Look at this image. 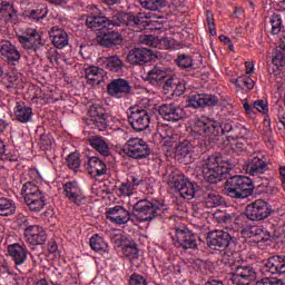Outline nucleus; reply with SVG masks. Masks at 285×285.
Listing matches in <instances>:
<instances>
[{
    "label": "nucleus",
    "mask_w": 285,
    "mask_h": 285,
    "mask_svg": "<svg viewBox=\"0 0 285 285\" xmlns=\"http://www.w3.org/2000/svg\"><path fill=\"white\" fill-rule=\"evenodd\" d=\"M0 52L2 57H6L8 61H11L12 66H17L19 63V59H21V53L17 50V47L12 45L8 40H2L0 43Z\"/></svg>",
    "instance_id": "c756f323"
},
{
    "label": "nucleus",
    "mask_w": 285,
    "mask_h": 285,
    "mask_svg": "<svg viewBox=\"0 0 285 285\" xmlns=\"http://www.w3.org/2000/svg\"><path fill=\"white\" fill-rule=\"evenodd\" d=\"M173 92L176 95V97H181V95L186 92V87L184 83L179 82V79L177 78L175 79Z\"/></svg>",
    "instance_id": "bf43d9fd"
},
{
    "label": "nucleus",
    "mask_w": 285,
    "mask_h": 285,
    "mask_svg": "<svg viewBox=\"0 0 285 285\" xmlns=\"http://www.w3.org/2000/svg\"><path fill=\"white\" fill-rule=\"evenodd\" d=\"M127 157L131 159H146L150 156V147L140 138H130L122 148Z\"/></svg>",
    "instance_id": "1a4fd4ad"
},
{
    "label": "nucleus",
    "mask_w": 285,
    "mask_h": 285,
    "mask_svg": "<svg viewBox=\"0 0 285 285\" xmlns=\"http://www.w3.org/2000/svg\"><path fill=\"white\" fill-rule=\"evenodd\" d=\"M49 37L52 39L51 43L55 48H58V50H63V48L68 46V33L59 27H52L49 30Z\"/></svg>",
    "instance_id": "473e14b6"
},
{
    "label": "nucleus",
    "mask_w": 285,
    "mask_h": 285,
    "mask_svg": "<svg viewBox=\"0 0 285 285\" xmlns=\"http://www.w3.org/2000/svg\"><path fill=\"white\" fill-rule=\"evenodd\" d=\"M205 285H224V282L219 279H209L205 283Z\"/></svg>",
    "instance_id": "774afa93"
},
{
    "label": "nucleus",
    "mask_w": 285,
    "mask_h": 285,
    "mask_svg": "<svg viewBox=\"0 0 285 285\" xmlns=\"http://www.w3.org/2000/svg\"><path fill=\"white\" fill-rule=\"evenodd\" d=\"M89 145L97 150L102 157L110 156V146L108 142L100 136H91L88 138Z\"/></svg>",
    "instance_id": "4c0bfd02"
},
{
    "label": "nucleus",
    "mask_w": 285,
    "mask_h": 285,
    "mask_svg": "<svg viewBox=\"0 0 285 285\" xmlns=\"http://www.w3.org/2000/svg\"><path fill=\"white\" fill-rule=\"evenodd\" d=\"M18 39L24 50H33V52H42V50H46L41 35H39L37 30H31L28 36H19Z\"/></svg>",
    "instance_id": "6ab92c4d"
},
{
    "label": "nucleus",
    "mask_w": 285,
    "mask_h": 285,
    "mask_svg": "<svg viewBox=\"0 0 285 285\" xmlns=\"http://www.w3.org/2000/svg\"><path fill=\"white\" fill-rule=\"evenodd\" d=\"M202 147L193 146L190 141L184 140L178 144L175 151V159L179 161V164H184L188 166V164H193L197 156L202 154Z\"/></svg>",
    "instance_id": "6e6552de"
},
{
    "label": "nucleus",
    "mask_w": 285,
    "mask_h": 285,
    "mask_svg": "<svg viewBox=\"0 0 285 285\" xmlns=\"http://www.w3.org/2000/svg\"><path fill=\"white\" fill-rule=\"evenodd\" d=\"M157 55L155 51L148 48H134L127 55V61L131 66H146L155 59Z\"/></svg>",
    "instance_id": "4468645a"
},
{
    "label": "nucleus",
    "mask_w": 285,
    "mask_h": 285,
    "mask_svg": "<svg viewBox=\"0 0 285 285\" xmlns=\"http://www.w3.org/2000/svg\"><path fill=\"white\" fill-rule=\"evenodd\" d=\"M170 68H166L164 66L156 65L153 69L147 72V81L151 86H161L164 81H166V77H169Z\"/></svg>",
    "instance_id": "bb28decb"
},
{
    "label": "nucleus",
    "mask_w": 285,
    "mask_h": 285,
    "mask_svg": "<svg viewBox=\"0 0 285 285\" xmlns=\"http://www.w3.org/2000/svg\"><path fill=\"white\" fill-rule=\"evenodd\" d=\"M141 8L145 10H150L151 12H157L161 8L166 7V0H138Z\"/></svg>",
    "instance_id": "37998d69"
},
{
    "label": "nucleus",
    "mask_w": 285,
    "mask_h": 285,
    "mask_svg": "<svg viewBox=\"0 0 285 285\" xmlns=\"http://www.w3.org/2000/svg\"><path fill=\"white\" fill-rule=\"evenodd\" d=\"M158 112L165 121H181V119L186 117V111H184V108L179 107L175 102L161 105Z\"/></svg>",
    "instance_id": "a211bd4d"
},
{
    "label": "nucleus",
    "mask_w": 285,
    "mask_h": 285,
    "mask_svg": "<svg viewBox=\"0 0 285 285\" xmlns=\"http://www.w3.org/2000/svg\"><path fill=\"white\" fill-rule=\"evenodd\" d=\"M263 273L272 275H284L285 273V256L269 257L262 268Z\"/></svg>",
    "instance_id": "cd10ccee"
},
{
    "label": "nucleus",
    "mask_w": 285,
    "mask_h": 285,
    "mask_svg": "<svg viewBox=\"0 0 285 285\" xmlns=\"http://www.w3.org/2000/svg\"><path fill=\"white\" fill-rule=\"evenodd\" d=\"M24 237L31 246H43L48 239V235L42 227L30 225L24 229Z\"/></svg>",
    "instance_id": "412c9836"
},
{
    "label": "nucleus",
    "mask_w": 285,
    "mask_h": 285,
    "mask_svg": "<svg viewBox=\"0 0 285 285\" xmlns=\"http://www.w3.org/2000/svg\"><path fill=\"white\" fill-rule=\"evenodd\" d=\"M174 246L184 250H197V238L188 229H176Z\"/></svg>",
    "instance_id": "2eb2a0df"
},
{
    "label": "nucleus",
    "mask_w": 285,
    "mask_h": 285,
    "mask_svg": "<svg viewBox=\"0 0 285 285\" xmlns=\"http://www.w3.org/2000/svg\"><path fill=\"white\" fill-rule=\"evenodd\" d=\"M236 88H240L242 90H246L247 92L255 88V81L252 80L248 76H240L235 80Z\"/></svg>",
    "instance_id": "c03bdc74"
},
{
    "label": "nucleus",
    "mask_w": 285,
    "mask_h": 285,
    "mask_svg": "<svg viewBox=\"0 0 285 285\" xmlns=\"http://www.w3.org/2000/svg\"><path fill=\"white\" fill-rule=\"evenodd\" d=\"M21 195L24 204L31 213H41L46 208V195L39 189V186L32 181H27L22 185Z\"/></svg>",
    "instance_id": "423d86ee"
},
{
    "label": "nucleus",
    "mask_w": 285,
    "mask_h": 285,
    "mask_svg": "<svg viewBox=\"0 0 285 285\" xmlns=\"http://www.w3.org/2000/svg\"><path fill=\"white\" fill-rule=\"evenodd\" d=\"M207 24L209 29V33L212 36L217 35V31L215 30V18L213 17V12L207 11Z\"/></svg>",
    "instance_id": "e2e57ef3"
},
{
    "label": "nucleus",
    "mask_w": 285,
    "mask_h": 285,
    "mask_svg": "<svg viewBox=\"0 0 285 285\" xmlns=\"http://www.w3.org/2000/svg\"><path fill=\"white\" fill-rule=\"evenodd\" d=\"M254 190L253 180L246 176H233L225 181V194L233 199H247Z\"/></svg>",
    "instance_id": "7ed1b4c3"
},
{
    "label": "nucleus",
    "mask_w": 285,
    "mask_h": 285,
    "mask_svg": "<svg viewBox=\"0 0 285 285\" xmlns=\"http://www.w3.org/2000/svg\"><path fill=\"white\" fill-rule=\"evenodd\" d=\"M129 285H148V281L142 275L134 273L129 277Z\"/></svg>",
    "instance_id": "864d4df0"
},
{
    "label": "nucleus",
    "mask_w": 285,
    "mask_h": 285,
    "mask_svg": "<svg viewBox=\"0 0 285 285\" xmlns=\"http://www.w3.org/2000/svg\"><path fill=\"white\" fill-rule=\"evenodd\" d=\"M102 63L110 72H121L124 70V60L117 55L104 58Z\"/></svg>",
    "instance_id": "58836bf2"
},
{
    "label": "nucleus",
    "mask_w": 285,
    "mask_h": 285,
    "mask_svg": "<svg viewBox=\"0 0 285 285\" xmlns=\"http://www.w3.org/2000/svg\"><path fill=\"white\" fill-rule=\"evenodd\" d=\"M40 146L42 148H50L52 146V136L50 134H42L40 136Z\"/></svg>",
    "instance_id": "680f3d73"
},
{
    "label": "nucleus",
    "mask_w": 285,
    "mask_h": 285,
    "mask_svg": "<svg viewBox=\"0 0 285 285\" xmlns=\"http://www.w3.org/2000/svg\"><path fill=\"white\" fill-rule=\"evenodd\" d=\"M67 166L73 173H79V168H81V159L79 158L78 153H71L67 157Z\"/></svg>",
    "instance_id": "49530a36"
},
{
    "label": "nucleus",
    "mask_w": 285,
    "mask_h": 285,
    "mask_svg": "<svg viewBox=\"0 0 285 285\" xmlns=\"http://www.w3.org/2000/svg\"><path fill=\"white\" fill-rule=\"evenodd\" d=\"M89 126H95V128H98L100 131L106 130L108 128V114L106 112V109H104L99 105H94L89 109Z\"/></svg>",
    "instance_id": "f3484780"
},
{
    "label": "nucleus",
    "mask_w": 285,
    "mask_h": 285,
    "mask_svg": "<svg viewBox=\"0 0 285 285\" xmlns=\"http://www.w3.org/2000/svg\"><path fill=\"white\" fill-rule=\"evenodd\" d=\"M48 59L51 63H59V52L57 50L49 52Z\"/></svg>",
    "instance_id": "0e129e2a"
},
{
    "label": "nucleus",
    "mask_w": 285,
    "mask_h": 285,
    "mask_svg": "<svg viewBox=\"0 0 285 285\" xmlns=\"http://www.w3.org/2000/svg\"><path fill=\"white\" fill-rule=\"evenodd\" d=\"M120 195H124L125 197H130L132 193H135V189L132 185L127 180V183H122L119 187Z\"/></svg>",
    "instance_id": "6e6d98bb"
},
{
    "label": "nucleus",
    "mask_w": 285,
    "mask_h": 285,
    "mask_svg": "<svg viewBox=\"0 0 285 285\" xmlns=\"http://www.w3.org/2000/svg\"><path fill=\"white\" fill-rule=\"evenodd\" d=\"M175 63L181 70H188V68H193V66H195V62L193 61V57H190L189 55H186V53L179 55L176 58Z\"/></svg>",
    "instance_id": "a18cd8bd"
},
{
    "label": "nucleus",
    "mask_w": 285,
    "mask_h": 285,
    "mask_svg": "<svg viewBox=\"0 0 285 285\" xmlns=\"http://www.w3.org/2000/svg\"><path fill=\"white\" fill-rule=\"evenodd\" d=\"M140 43L149 48H158V50H170L175 43L170 38H159V36L145 35L140 36Z\"/></svg>",
    "instance_id": "5701e85b"
},
{
    "label": "nucleus",
    "mask_w": 285,
    "mask_h": 285,
    "mask_svg": "<svg viewBox=\"0 0 285 285\" xmlns=\"http://www.w3.org/2000/svg\"><path fill=\"white\" fill-rule=\"evenodd\" d=\"M144 19H150V16L140 12L138 14L124 13L116 11L111 17H106L101 12L88 16L86 26L91 30H114L115 28H135L144 24Z\"/></svg>",
    "instance_id": "f03ea898"
},
{
    "label": "nucleus",
    "mask_w": 285,
    "mask_h": 285,
    "mask_svg": "<svg viewBox=\"0 0 285 285\" xmlns=\"http://www.w3.org/2000/svg\"><path fill=\"white\" fill-rule=\"evenodd\" d=\"M0 13L9 23H14L17 19H19L17 16V10H14V7L10 3H2Z\"/></svg>",
    "instance_id": "a19ab883"
},
{
    "label": "nucleus",
    "mask_w": 285,
    "mask_h": 285,
    "mask_svg": "<svg viewBox=\"0 0 285 285\" xmlns=\"http://www.w3.org/2000/svg\"><path fill=\"white\" fill-rule=\"evenodd\" d=\"M228 265L235 266L236 262H242V252H239V248L235 247L233 249V245L230 246V249L228 250Z\"/></svg>",
    "instance_id": "3c124183"
},
{
    "label": "nucleus",
    "mask_w": 285,
    "mask_h": 285,
    "mask_svg": "<svg viewBox=\"0 0 285 285\" xmlns=\"http://www.w3.org/2000/svg\"><path fill=\"white\" fill-rule=\"evenodd\" d=\"M194 132L208 139V141H215L219 136L225 135L227 144H230V139L248 137L249 131L244 125L233 124V121L218 122L208 117H200L195 121Z\"/></svg>",
    "instance_id": "f257e3e1"
},
{
    "label": "nucleus",
    "mask_w": 285,
    "mask_h": 285,
    "mask_svg": "<svg viewBox=\"0 0 285 285\" xmlns=\"http://www.w3.org/2000/svg\"><path fill=\"white\" fill-rule=\"evenodd\" d=\"M17 213V205L14 200L6 197H0V216L12 217Z\"/></svg>",
    "instance_id": "ea45409f"
},
{
    "label": "nucleus",
    "mask_w": 285,
    "mask_h": 285,
    "mask_svg": "<svg viewBox=\"0 0 285 285\" xmlns=\"http://www.w3.org/2000/svg\"><path fill=\"white\" fill-rule=\"evenodd\" d=\"M131 91L132 87H130V82L124 78L114 79L107 85L108 95L115 99L127 97Z\"/></svg>",
    "instance_id": "dca6fc26"
},
{
    "label": "nucleus",
    "mask_w": 285,
    "mask_h": 285,
    "mask_svg": "<svg viewBox=\"0 0 285 285\" xmlns=\"http://www.w3.org/2000/svg\"><path fill=\"white\" fill-rule=\"evenodd\" d=\"M96 41L98 46L102 48H115L116 46H121L124 41V37L119 31H107V32H98Z\"/></svg>",
    "instance_id": "4be33fe9"
},
{
    "label": "nucleus",
    "mask_w": 285,
    "mask_h": 285,
    "mask_svg": "<svg viewBox=\"0 0 285 285\" xmlns=\"http://www.w3.org/2000/svg\"><path fill=\"white\" fill-rule=\"evenodd\" d=\"M10 257L13 259L16 266H21L26 264V259H28V247L23 244H12L8 248Z\"/></svg>",
    "instance_id": "2f4dec72"
},
{
    "label": "nucleus",
    "mask_w": 285,
    "mask_h": 285,
    "mask_svg": "<svg viewBox=\"0 0 285 285\" xmlns=\"http://www.w3.org/2000/svg\"><path fill=\"white\" fill-rule=\"evenodd\" d=\"M188 102L190 108H206V106H217L219 98L209 94H196L189 97Z\"/></svg>",
    "instance_id": "b1692460"
},
{
    "label": "nucleus",
    "mask_w": 285,
    "mask_h": 285,
    "mask_svg": "<svg viewBox=\"0 0 285 285\" xmlns=\"http://www.w3.org/2000/svg\"><path fill=\"white\" fill-rule=\"evenodd\" d=\"M48 6L46 4H38L33 9H28L23 12L26 19L29 21H42L48 17Z\"/></svg>",
    "instance_id": "e433bc0d"
},
{
    "label": "nucleus",
    "mask_w": 285,
    "mask_h": 285,
    "mask_svg": "<svg viewBox=\"0 0 285 285\" xmlns=\"http://www.w3.org/2000/svg\"><path fill=\"white\" fill-rule=\"evenodd\" d=\"M86 166L90 177H101V175H106V173H108L106 163L98 157H89Z\"/></svg>",
    "instance_id": "7c9ffc66"
},
{
    "label": "nucleus",
    "mask_w": 285,
    "mask_h": 285,
    "mask_svg": "<svg viewBox=\"0 0 285 285\" xmlns=\"http://www.w3.org/2000/svg\"><path fill=\"white\" fill-rule=\"evenodd\" d=\"M255 110L258 112H262L263 115H266L268 112V101L266 100H256L253 102Z\"/></svg>",
    "instance_id": "4d7b16f0"
},
{
    "label": "nucleus",
    "mask_w": 285,
    "mask_h": 285,
    "mask_svg": "<svg viewBox=\"0 0 285 285\" xmlns=\"http://www.w3.org/2000/svg\"><path fill=\"white\" fill-rule=\"evenodd\" d=\"M171 184L178 195L184 199H193L195 197V186L188 179L184 178V176L175 175Z\"/></svg>",
    "instance_id": "aec40b11"
},
{
    "label": "nucleus",
    "mask_w": 285,
    "mask_h": 285,
    "mask_svg": "<svg viewBox=\"0 0 285 285\" xmlns=\"http://www.w3.org/2000/svg\"><path fill=\"white\" fill-rule=\"evenodd\" d=\"M233 215L220 212L215 214V219L218 222V224H223L224 226H227V228H230V224H233Z\"/></svg>",
    "instance_id": "8fccbe9b"
},
{
    "label": "nucleus",
    "mask_w": 285,
    "mask_h": 285,
    "mask_svg": "<svg viewBox=\"0 0 285 285\" xmlns=\"http://www.w3.org/2000/svg\"><path fill=\"white\" fill-rule=\"evenodd\" d=\"M63 193L66 199H68L69 204H73V206H85L88 204V197L79 186L77 181H68L63 185Z\"/></svg>",
    "instance_id": "f8f14e48"
},
{
    "label": "nucleus",
    "mask_w": 285,
    "mask_h": 285,
    "mask_svg": "<svg viewBox=\"0 0 285 285\" xmlns=\"http://www.w3.org/2000/svg\"><path fill=\"white\" fill-rule=\"evenodd\" d=\"M13 112L17 121L20 124H29V121H32V109L26 106L24 102H16Z\"/></svg>",
    "instance_id": "f704fd0d"
},
{
    "label": "nucleus",
    "mask_w": 285,
    "mask_h": 285,
    "mask_svg": "<svg viewBox=\"0 0 285 285\" xmlns=\"http://www.w3.org/2000/svg\"><path fill=\"white\" fill-rule=\"evenodd\" d=\"M278 175H281L282 187L285 190V166L278 167Z\"/></svg>",
    "instance_id": "338daca9"
},
{
    "label": "nucleus",
    "mask_w": 285,
    "mask_h": 285,
    "mask_svg": "<svg viewBox=\"0 0 285 285\" xmlns=\"http://www.w3.org/2000/svg\"><path fill=\"white\" fill-rule=\"evenodd\" d=\"M150 112L148 109L139 106L130 107L128 121L136 132H144L150 127Z\"/></svg>",
    "instance_id": "0eeeda50"
},
{
    "label": "nucleus",
    "mask_w": 285,
    "mask_h": 285,
    "mask_svg": "<svg viewBox=\"0 0 285 285\" xmlns=\"http://www.w3.org/2000/svg\"><path fill=\"white\" fill-rule=\"evenodd\" d=\"M127 181L132 186L135 190H137V187L144 184V177L132 175V176H129Z\"/></svg>",
    "instance_id": "052dcab7"
},
{
    "label": "nucleus",
    "mask_w": 285,
    "mask_h": 285,
    "mask_svg": "<svg viewBox=\"0 0 285 285\" xmlns=\"http://www.w3.org/2000/svg\"><path fill=\"white\" fill-rule=\"evenodd\" d=\"M85 77L88 83L99 86L106 79V70L97 66H91L85 69Z\"/></svg>",
    "instance_id": "72a5a7b5"
},
{
    "label": "nucleus",
    "mask_w": 285,
    "mask_h": 285,
    "mask_svg": "<svg viewBox=\"0 0 285 285\" xmlns=\"http://www.w3.org/2000/svg\"><path fill=\"white\" fill-rule=\"evenodd\" d=\"M203 199L206 208H217L224 204V197L213 188V185L203 187Z\"/></svg>",
    "instance_id": "a878e982"
},
{
    "label": "nucleus",
    "mask_w": 285,
    "mask_h": 285,
    "mask_svg": "<svg viewBox=\"0 0 285 285\" xmlns=\"http://www.w3.org/2000/svg\"><path fill=\"white\" fill-rule=\"evenodd\" d=\"M168 207L161 200H138L134 205V215L140 222H153L155 217H164Z\"/></svg>",
    "instance_id": "20e7f679"
},
{
    "label": "nucleus",
    "mask_w": 285,
    "mask_h": 285,
    "mask_svg": "<svg viewBox=\"0 0 285 285\" xmlns=\"http://www.w3.org/2000/svg\"><path fill=\"white\" fill-rule=\"evenodd\" d=\"M245 216L249 222H262L271 216V206L262 199L255 200L246 206Z\"/></svg>",
    "instance_id": "9b49d317"
},
{
    "label": "nucleus",
    "mask_w": 285,
    "mask_h": 285,
    "mask_svg": "<svg viewBox=\"0 0 285 285\" xmlns=\"http://www.w3.org/2000/svg\"><path fill=\"white\" fill-rule=\"evenodd\" d=\"M202 166L204 179L209 184H218L230 170V168L222 164V157L215 155L205 158Z\"/></svg>",
    "instance_id": "39448f33"
},
{
    "label": "nucleus",
    "mask_w": 285,
    "mask_h": 285,
    "mask_svg": "<svg viewBox=\"0 0 285 285\" xmlns=\"http://www.w3.org/2000/svg\"><path fill=\"white\" fill-rule=\"evenodd\" d=\"M0 159H2V161H17V156L4 151Z\"/></svg>",
    "instance_id": "69168bd1"
},
{
    "label": "nucleus",
    "mask_w": 285,
    "mask_h": 285,
    "mask_svg": "<svg viewBox=\"0 0 285 285\" xmlns=\"http://www.w3.org/2000/svg\"><path fill=\"white\" fill-rule=\"evenodd\" d=\"M207 240L208 246L213 250H225V248L230 250V247L235 245V239L230 236V233L226 230L210 232L207 236Z\"/></svg>",
    "instance_id": "9d476101"
},
{
    "label": "nucleus",
    "mask_w": 285,
    "mask_h": 285,
    "mask_svg": "<svg viewBox=\"0 0 285 285\" xmlns=\"http://www.w3.org/2000/svg\"><path fill=\"white\" fill-rule=\"evenodd\" d=\"M107 219H110L112 224H128L130 222V212L124 208V206H115L107 210Z\"/></svg>",
    "instance_id": "c85d7f7f"
},
{
    "label": "nucleus",
    "mask_w": 285,
    "mask_h": 285,
    "mask_svg": "<svg viewBox=\"0 0 285 285\" xmlns=\"http://www.w3.org/2000/svg\"><path fill=\"white\" fill-rule=\"evenodd\" d=\"M272 62L274 66H276V68H284L285 66V51L284 49H282V45L276 48L273 58H272Z\"/></svg>",
    "instance_id": "de8ad7c7"
},
{
    "label": "nucleus",
    "mask_w": 285,
    "mask_h": 285,
    "mask_svg": "<svg viewBox=\"0 0 285 285\" xmlns=\"http://www.w3.org/2000/svg\"><path fill=\"white\" fill-rule=\"evenodd\" d=\"M90 247L95 250V253H106L108 250V244L99 234L94 235L89 239Z\"/></svg>",
    "instance_id": "79ce46f5"
},
{
    "label": "nucleus",
    "mask_w": 285,
    "mask_h": 285,
    "mask_svg": "<svg viewBox=\"0 0 285 285\" xmlns=\"http://www.w3.org/2000/svg\"><path fill=\"white\" fill-rule=\"evenodd\" d=\"M230 279L236 285H250L257 279V272L250 265L236 266Z\"/></svg>",
    "instance_id": "ddd939ff"
},
{
    "label": "nucleus",
    "mask_w": 285,
    "mask_h": 285,
    "mask_svg": "<svg viewBox=\"0 0 285 285\" xmlns=\"http://www.w3.org/2000/svg\"><path fill=\"white\" fill-rule=\"evenodd\" d=\"M243 169L247 175H252V177L264 175L268 173V163L259 157H254L244 164Z\"/></svg>",
    "instance_id": "393cba45"
},
{
    "label": "nucleus",
    "mask_w": 285,
    "mask_h": 285,
    "mask_svg": "<svg viewBox=\"0 0 285 285\" xmlns=\"http://www.w3.org/2000/svg\"><path fill=\"white\" fill-rule=\"evenodd\" d=\"M243 108L246 112V115L250 118V119H255L256 114H255V105L250 106V104H248L247 99L243 100Z\"/></svg>",
    "instance_id": "13d9d810"
},
{
    "label": "nucleus",
    "mask_w": 285,
    "mask_h": 285,
    "mask_svg": "<svg viewBox=\"0 0 285 285\" xmlns=\"http://www.w3.org/2000/svg\"><path fill=\"white\" fill-rule=\"evenodd\" d=\"M271 23H272V32L273 35H279L282 30H284V26L282 24V16L274 13L271 17Z\"/></svg>",
    "instance_id": "09e8293b"
},
{
    "label": "nucleus",
    "mask_w": 285,
    "mask_h": 285,
    "mask_svg": "<svg viewBox=\"0 0 285 285\" xmlns=\"http://www.w3.org/2000/svg\"><path fill=\"white\" fill-rule=\"evenodd\" d=\"M175 80L176 79L173 77V70H170L169 77H166V79L164 80V86H163L164 92H170V88L171 90H174Z\"/></svg>",
    "instance_id": "5fc2aeb1"
},
{
    "label": "nucleus",
    "mask_w": 285,
    "mask_h": 285,
    "mask_svg": "<svg viewBox=\"0 0 285 285\" xmlns=\"http://www.w3.org/2000/svg\"><path fill=\"white\" fill-rule=\"evenodd\" d=\"M229 144L233 150H237L238 153H242V150L246 148V137H238L236 139H230Z\"/></svg>",
    "instance_id": "603ef678"
},
{
    "label": "nucleus",
    "mask_w": 285,
    "mask_h": 285,
    "mask_svg": "<svg viewBox=\"0 0 285 285\" xmlns=\"http://www.w3.org/2000/svg\"><path fill=\"white\" fill-rule=\"evenodd\" d=\"M120 246L125 257H130V259H137L139 257V249L137 248V243L127 236L120 237Z\"/></svg>",
    "instance_id": "c9c22d12"
}]
</instances>
